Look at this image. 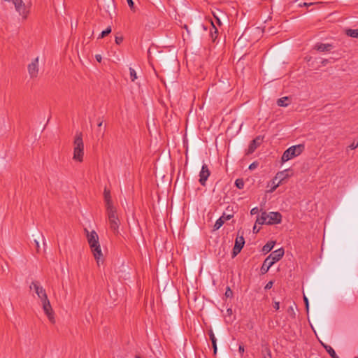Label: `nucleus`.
Wrapping results in <instances>:
<instances>
[{
	"label": "nucleus",
	"mask_w": 358,
	"mask_h": 358,
	"mask_svg": "<svg viewBox=\"0 0 358 358\" xmlns=\"http://www.w3.org/2000/svg\"><path fill=\"white\" fill-rule=\"evenodd\" d=\"M333 358H339L337 355H336V357H333Z\"/></svg>",
	"instance_id": "nucleus-51"
},
{
	"label": "nucleus",
	"mask_w": 358,
	"mask_h": 358,
	"mask_svg": "<svg viewBox=\"0 0 358 358\" xmlns=\"http://www.w3.org/2000/svg\"><path fill=\"white\" fill-rule=\"evenodd\" d=\"M235 185H236L237 188L241 189H243L244 187L245 182H244L243 179L238 178L235 181Z\"/></svg>",
	"instance_id": "nucleus-26"
},
{
	"label": "nucleus",
	"mask_w": 358,
	"mask_h": 358,
	"mask_svg": "<svg viewBox=\"0 0 358 358\" xmlns=\"http://www.w3.org/2000/svg\"><path fill=\"white\" fill-rule=\"evenodd\" d=\"M333 358H339L337 355H336V357H333Z\"/></svg>",
	"instance_id": "nucleus-52"
},
{
	"label": "nucleus",
	"mask_w": 358,
	"mask_h": 358,
	"mask_svg": "<svg viewBox=\"0 0 358 358\" xmlns=\"http://www.w3.org/2000/svg\"><path fill=\"white\" fill-rule=\"evenodd\" d=\"M210 171L206 164H203L201 170L199 173V182L201 185L205 186L206 180L210 176Z\"/></svg>",
	"instance_id": "nucleus-10"
},
{
	"label": "nucleus",
	"mask_w": 358,
	"mask_h": 358,
	"mask_svg": "<svg viewBox=\"0 0 358 358\" xmlns=\"http://www.w3.org/2000/svg\"><path fill=\"white\" fill-rule=\"evenodd\" d=\"M95 57H96V59L97 60V62H101L102 57L100 55H96L95 56Z\"/></svg>",
	"instance_id": "nucleus-42"
},
{
	"label": "nucleus",
	"mask_w": 358,
	"mask_h": 358,
	"mask_svg": "<svg viewBox=\"0 0 358 358\" xmlns=\"http://www.w3.org/2000/svg\"><path fill=\"white\" fill-rule=\"evenodd\" d=\"M102 124H103V121H102V120H100V121L99 122V123H98V127H101Z\"/></svg>",
	"instance_id": "nucleus-44"
},
{
	"label": "nucleus",
	"mask_w": 358,
	"mask_h": 358,
	"mask_svg": "<svg viewBox=\"0 0 358 358\" xmlns=\"http://www.w3.org/2000/svg\"><path fill=\"white\" fill-rule=\"evenodd\" d=\"M327 63H328V60H327V59H323V60L322 61V64L323 66H325Z\"/></svg>",
	"instance_id": "nucleus-43"
},
{
	"label": "nucleus",
	"mask_w": 358,
	"mask_h": 358,
	"mask_svg": "<svg viewBox=\"0 0 358 358\" xmlns=\"http://www.w3.org/2000/svg\"><path fill=\"white\" fill-rule=\"evenodd\" d=\"M257 166H258V163L255 162L252 163L249 166V169L250 170H253V169H256Z\"/></svg>",
	"instance_id": "nucleus-34"
},
{
	"label": "nucleus",
	"mask_w": 358,
	"mask_h": 358,
	"mask_svg": "<svg viewBox=\"0 0 358 358\" xmlns=\"http://www.w3.org/2000/svg\"><path fill=\"white\" fill-rule=\"evenodd\" d=\"M273 282L272 281H269L265 286V289H270L272 286H273Z\"/></svg>",
	"instance_id": "nucleus-36"
},
{
	"label": "nucleus",
	"mask_w": 358,
	"mask_h": 358,
	"mask_svg": "<svg viewBox=\"0 0 358 358\" xmlns=\"http://www.w3.org/2000/svg\"><path fill=\"white\" fill-rule=\"evenodd\" d=\"M129 73L130 78L134 82L137 78L136 72L134 69L129 68Z\"/></svg>",
	"instance_id": "nucleus-28"
},
{
	"label": "nucleus",
	"mask_w": 358,
	"mask_h": 358,
	"mask_svg": "<svg viewBox=\"0 0 358 358\" xmlns=\"http://www.w3.org/2000/svg\"><path fill=\"white\" fill-rule=\"evenodd\" d=\"M43 309L50 322L52 324L55 322V319L54 317V311L52 310V306L50 303L48 298L47 299H44L41 301Z\"/></svg>",
	"instance_id": "nucleus-6"
},
{
	"label": "nucleus",
	"mask_w": 358,
	"mask_h": 358,
	"mask_svg": "<svg viewBox=\"0 0 358 358\" xmlns=\"http://www.w3.org/2000/svg\"><path fill=\"white\" fill-rule=\"evenodd\" d=\"M305 149L303 144L293 145L287 148L282 154L281 160L282 162H287L300 155Z\"/></svg>",
	"instance_id": "nucleus-4"
},
{
	"label": "nucleus",
	"mask_w": 358,
	"mask_h": 358,
	"mask_svg": "<svg viewBox=\"0 0 358 358\" xmlns=\"http://www.w3.org/2000/svg\"><path fill=\"white\" fill-rule=\"evenodd\" d=\"M103 194H104V201H105L106 209L114 208L115 206H114L113 201H112L110 191L105 189Z\"/></svg>",
	"instance_id": "nucleus-14"
},
{
	"label": "nucleus",
	"mask_w": 358,
	"mask_h": 358,
	"mask_svg": "<svg viewBox=\"0 0 358 358\" xmlns=\"http://www.w3.org/2000/svg\"><path fill=\"white\" fill-rule=\"evenodd\" d=\"M256 224H268L267 213L262 212L261 215L257 217Z\"/></svg>",
	"instance_id": "nucleus-18"
},
{
	"label": "nucleus",
	"mask_w": 358,
	"mask_h": 358,
	"mask_svg": "<svg viewBox=\"0 0 358 358\" xmlns=\"http://www.w3.org/2000/svg\"><path fill=\"white\" fill-rule=\"evenodd\" d=\"M115 43L117 45H120L123 41V37L122 36H115Z\"/></svg>",
	"instance_id": "nucleus-31"
},
{
	"label": "nucleus",
	"mask_w": 358,
	"mask_h": 358,
	"mask_svg": "<svg viewBox=\"0 0 358 358\" xmlns=\"http://www.w3.org/2000/svg\"><path fill=\"white\" fill-rule=\"evenodd\" d=\"M15 5L16 10L24 18L26 19L29 14V9L26 7L22 0H11Z\"/></svg>",
	"instance_id": "nucleus-7"
},
{
	"label": "nucleus",
	"mask_w": 358,
	"mask_h": 358,
	"mask_svg": "<svg viewBox=\"0 0 358 358\" xmlns=\"http://www.w3.org/2000/svg\"><path fill=\"white\" fill-rule=\"evenodd\" d=\"M208 335H209V337H210V339L212 342V345H213V352H214V355H216L217 353V340H216V338L214 335V333L212 330H210L209 332H208Z\"/></svg>",
	"instance_id": "nucleus-20"
},
{
	"label": "nucleus",
	"mask_w": 358,
	"mask_h": 358,
	"mask_svg": "<svg viewBox=\"0 0 358 358\" xmlns=\"http://www.w3.org/2000/svg\"><path fill=\"white\" fill-rule=\"evenodd\" d=\"M252 231H253V232H254L255 234H257V233H258V232H259V229H258V228L257 227L256 224H255V226L253 227V229H252Z\"/></svg>",
	"instance_id": "nucleus-41"
},
{
	"label": "nucleus",
	"mask_w": 358,
	"mask_h": 358,
	"mask_svg": "<svg viewBox=\"0 0 358 358\" xmlns=\"http://www.w3.org/2000/svg\"><path fill=\"white\" fill-rule=\"evenodd\" d=\"M273 264H274L273 262H271L270 258L266 257L262 266L261 272L262 273H266L268 272V269L272 266Z\"/></svg>",
	"instance_id": "nucleus-19"
},
{
	"label": "nucleus",
	"mask_w": 358,
	"mask_h": 358,
	"mask_svg": "<svg viewBox=\"0 0 358 358\" xmlns=\"http://www.w3.org/2000/svg\"><path fill=\"white\" fill-rule=\"evenodd\" d=\"M225 296L226 297H232L233 296V292L229 287H227L226 289Z\"/></svg>",
	"instance_id": "nucleus-29"
},
{
	"label": "nucleus",
	"mask_w": 358,
	"mask_h": 358,
	"mask_svg": "<svg viewBox=\"0 0 358 358\" xmlns=\"http://www.w3.org/2000/svg\"><path fill=\"white\" fill-rule=\"evenodd\" d=\"M312 4H313V3H304V6H308L309 5H312Z\"/></svg>",
	"instance_id": "nucleus-46"
},
{
	"label": "nucleus",
	"mask_w": 358,
	"mask_h": 358,
	"mask_svg": "<svg viewBox=\"0 0 358 358\" xmlns=\"http://www.w3.org/2000/svg\"><path fill=\"white\" fill-rule=\"evenodd\" d=\"M287 99H288L287 96H285V97H282L280 99H278V101H277V104L279 106H282V107L287 106L288 105V103L286 102V101Z\"/></svg>",
	"instance_id": "nucleus-24"
},
{
	"label": "nucleus",
	"mask_w": 358,
	"mask_h": 358,
	"mask_svg": "<svg viewBox=\"0 0 358 358\" xmlns=\"http://www.w3.org/2000/svg\"><path fill=\"white\" fill-rule=\"evenodd\" d=\"M289 312L293 311V308H292V307H289Z\"/></svg>",
	"instance_id": "nucleus-48"
},
{
	"label": "nucleus",
	"mask_w": 358,
	"mask_h": 358,
	"mask_svg": "<svg viewBox=\"0 0 358 358\" xmlns=\"http://www.w3.org/2000/svg\"><path fill=\"white\" fill-rule=\"evenodd\" d=\"M227 311H228V313H230V312H231V309H228Z\"/></svg>",
	"instance_id": "nucleus-50"
},
{
	"label": "nucleus",
	"mask_w": 358,
	"mask_h": 358,
	"mask_svg": "<svg viewBox=\"0 0 358 358\" xmlns=\"http://www.w3.org/2000/svg\"><path fill=\"white\" fill-rule=\"evenodd\" d=\"M135 358H141V357L139 355H136Z\"/></svg>",
	"instance_id": "nucleus-49"
},
{
	"label": "nucleus",
	"mask_w": 358,
	"mask_h": 358,
	"mask_svg": "<svg viewBox=\"0 0 358 358\" xmlns=\"http://www.w3.org/2000/svg\"><path fill=\"white\" fill-rule=\"evenodd\" d=\"M273 308H274L276 310H279V308H280V304H279V302H276V301H275V302H274Z\"/></svg>",
	"instance_id": "nucleus-38"
},
{
	"label": "nucleus",
	"mask_w": 358,
	"mask_h": 358,
	"mask_svg": "<svg viewBox=\"0 0 358 358\" xmlns=\"http://www.w3.org/2000/svg\"><path fill=\"white\" fill-rule=\"evenodd\" d=\"M264 358H272L270 348L266 345L262 350Z\"/></svg>",
	"instance_id": "nucleus-23"
},
{
	"label": "nucleus",
	"mask_w": 358,
	"mask_h": 358,
	"mask_svg": "<svg viewBox=\"0 0 358 358\" xmlns=\"http://www.w3.org/2000/svg\"><path fill=\"white\" fill-rule=\"evenodd\" d=\"M348 148L351 150H355L357 148H358V142L357 143H355V142H353L349 146Z\"/></svg>",
	"instance_id": "nucleus-32"
},
{
	"label": "nucleus",
	"mask_w": 358,
	"mask_h": 358,
	"mask_svg": "<svg viewBox=\"0 0 358 358\" xmlns=\"http://www.w3.org/2000/svg\"><path fill=\"white\" fill-rule=\"evenodd\" d=\"M245 244V239L243 236H238L235 241L234 247L233 248V257H236L242 250Z\"/></svg>",
	"instance_id": "nucleus-11"
},
{
	"label": "nucleus",
	"mask_w": 358,
	"mask_h": 358,
	"mask_svg": "<svg viewBox=\"0 0 358 358\" xmlns=\"http://www.w3.org/2000/svg\"><path fill=\"white\" fill-rule=\"evenodd\" d=\"M238 351L241 354H243L244 352V347L243 345H239Z\"/></svg>",
	"instance_id": "nucleus-39"
},
{
	"label": "nucleus",
	"mask_w": 358,
	"mask_h": 358,
	"mask_svg": "<svg viewBox=\"0 0 358 358\" xmlns=\"http://www.w3.org/2000/svg\"><path fill=\"white\" fill-rule=\"evenodd\" d=\"M315 48L320 52H329L331 50L332 45L329 43H317Z\"/></svg>",
	"instance_id": "nucleus-17"
},
{
	"label": "nucleus",
	"mask_w": 358,
	"mask_h": 358,
	"mask_svg": "<svg viewBox=\"0 0 358 358\" xmlns=\"http://www.w3.org/2000/svg\"><path fill=\"white\" fill-rule=\"evenodd\" d=\"M288 177L289 175L287 173V170L277 173V174L271 181L272 187L270 189L269 192H274L277 189V187H279V185L282 183V182Z\"/></svg>",
	"instance_id": "nucleus-5"
},
{
	"label": "nucleus",
	"mask_w": 358,
	"mask_h": 358,
	"mask_svg": "<svg viewBox=\"0 0 358 358\" xmlns=\"http://www.w3.org/2000/svg\"><path fill=\"white\" fill-rule=\"evenodd\" d=\"M259 213V208L257 207H255L251 209L250 214L251 215H256Z\"/></svg>",
	"instance_id": "nucleus-35"
},
{
	"label": "nucleus",
	"mask_w": 358,
	"mask_h": 358,
	"mask_svg": "<svg viewBox=\"0 0 358 358\" xmlns=\"http://www.w3.org/2000/svg\"><path fill=\"white\" fill-rule=\"evenodd\" d=\"M85 232L86 233L87 242L93 255L97 263H99V259L102 257V252L99 242V236L94 230L89 231L87 229H85Z\"/></svg>",
	"instance_id": "nucleus-1"
},
{
	"label": "nucleus",
	"mask_w": 358,
	"mask_h": 358,
	"mask_svg": "<svg viewBox=\"0 0 358 358\" xmlns=\"http://www.w3.org/2000/svg\"><path fill=\"white\" fill-rule=\"evenodd\" d=\"M355 358H358V357H355Z\"/></svg>",
	"instance_id": "nucleus-53"
},
{
	"label": "nucleus",
	"mask_w": 358,
	"mask_h": 358,
	"mask_svg": "<svg viewBox=\"0 0 358 358\" xmlns=\"http://www.w3.org/2000/svg\"><path fill=\"white\" fill-rule=\"evenodd\" d=\"M232 217L231 215H229L225 216L223 215L221 216L215 223L214 224V230L219 229L225 222V221L230 220Z\"/></svg>",
	"instance_id": "nucleus-15"
},
{
	"label": "nucleus",
	"mask_w": 358,
	"mask_h": 358,
	"mask_svg": "<svg viewBox=\"0 0 358 358\" xmlns=\"http://www.w3.org/2000/svg\"><path fill=\"white\" fill-rule=\"evenodd\" d=\"M111 32V27H107L104 31H103L98 38H102L109 34Z\"/></svg>",
	"instance_id": "nucleus-27"
},
{
	"label": "nucleus",
	"mask_w": 358,
	"mask_h": 358,
	"mask_svg": "<svg viewBox=\"0 0 358 358\" xmlns=\"http://www.w3.org/2000/svg\"><path fill=\"white\" fill-rule=\"evenodd\" d=\"M322 345L325 348L329 355L331 357V358L336 357V352L330 345H327L324 343H322Z\"/></svg>",
	"instance_id": "nucleus-22"
},
{
	"label": "nucleus",
	"mask_w": 358,
	"mask_h": 358,
	"mask_svg": "<svg viewBox=\"0 0 358 358\" xmlns=\"http://www.w3.org/2000/svg\"><path fill=\"white\" fill-rule=\"evenodd\" d=\"M346 34L350 37L357 38L358 37V29H348Z\"/></svg>",
	"instance_id": "nucleus-25"
},
{
	"label": "nucleus",
	"mask_w": 358,
	"mask_h": 358,
	"mask_svg": "<svg viewBox=\"0 0 358 358\" xmlns=\"http://www.w3.org/2000/svg\"><path fill=\"white\" fill-rule=\"evenodd\" d=\"M127 3L130 8V9L132 10V11H135L136 9H135V6H134V1L133 0H127Z\"/></svg>",
	"instance_id": "nucleus-30"
},
{
	"label": "nucleus",
	"mask_w": 358,
	"mask_h": 358,
	"mask_svg": "<svg viewBox=\"0 0 358 358\" xmlns=\"http://www.w3.org/2000/svg\"><path fill=\"white\" fill-rule=\"evenodd\" d=\"M212 25L213 26V27H214V28H215V25H214V23H213V22H212ZM215 29V33H217V29Z\"/></svg>",
	"instance_id": "nucleus-47"
},
{
	"label": "nucleus",
	"mask_w": 358,
	"mask_h": 358,
	"mask_svg": "<svg viewBox=\"0 0 358 358\" xmlns=\"http://www.w3.org/2000/svg\"><path fill=\"white\" fill-rule=\"evenodd\" d=\"M106 213L110 229L115 234H118L120 220L117 215L116 207L106 209Z\"/></svg>",
	"instance_id": "nucleus-3"
},
{
	"label": "nucleus",
	"mask_w": 358,
	"mask_h": 358,
	"mask_svg": "<svg viewBox=\"0 0 358 358\" xmlns=\"http://www.w3.org/2000/svg\"><path fill=\"white\" fill-rule=\"evenodd\" d=\"M262 141V138H261L260 136H257V138L253 139L249 145L248 152H250V153L253 152L255 150V149L257 148V146L260 144Z\"/></svg>",
	"instance_id": "nucleus-16"
},
{
	"label": "nucleus",
	"mask_w": 358,
	"mask_h": 358,
	"mask_svg": "<svg viewBox=\"0 0 358 358\" xmlns=\"http://www.w3.org/2000/svg\"><path fill=\"white\" fill-rule=\"evenodd\" d=\"M84 157V143L82 133H76L73 141V159L82 162Z\"/></svg>",
	"instance_id": "nucleus-2"
},
{
	"label": "nucleus",
	"mask_w": 358,
	"mask_h": 358,
	"mask_svg": "<svg viewBox=\"0 0 358 358\" xmlns=\"http://www.w3.org/2000/svg\"><path fill=\"white\" fill-rule=\"evenodd\" d=\"M213 16L215 18L217 23L219 25H221V21H220V19L219 18V17L217 16V15L215 13H213Z\"/></svg>",
	"instance_id": "nucleus-37"
},
{
	"label": "nucleus",
	"mask_w": 358,
	"mask_h": 358,
	"mask_svg": "<svg viewBox=\"0 0 358 358\" xmlns=\"http://www.w3.org/2000/svg\"><path fill=\"white\" fill-rule=\"evenodd\" d=\"M34 243L36 244V250L37 252H39V248H40V246H39V243L37 240H34Z\"/></svg>",
	"instance_id": "nucleus-40"
},
{
	"label": "nucleus",
	"mask_w": 358,
	"mask_h": 358,
	"mask_svg": "<svg viewBox=\"0 0 358 358\" xmlns=\"http://www.w3.org/2000/svg\"><path fill=\"white\" fill-rule=\"evenodd\" d=\"M268 225L279 224L282 220V215L278 212H270L267 213Z\"/></svg>",
	"instance_id": "nucleus-12"
},
{
	"label": "nucleus",
	"mask_w": 358,
	"mask_h": 358,
	"mask_svg": "<svg viewBox=\"0 0 358 358\" xmlns=\"http://www.w3.org/2000/svg\"><path fill=\"white\" fill-rule=\"evenodd\" d=\"M30 289H34L35 290L36 294H37L38 297L41 299V301L44 299H48V296L45 289L40 285L38 282H32L30 285Z\"/></svg>",
	"instance_id": "nucleus-9"
},
{
	"label": "nucleus",
	"mask_w": 358,
	"mask_h": 358,
	"mask_svg": "<svg viewBox=\"0 0 358 358\" xmlns=\"http://www.w3.org/2000/svg\"><path fill=\"white\" fill-rule=\"evenodd\" d=\"M28 73L31 78H35L38 76L39 71V59L38 57H36L32 62L28 65Z\"/></svg>",
	"instance_id": "nucleus-8"
},
{
	"label": "nucleus",
	"mask_w": 358,
	"mask_h": 358,
	"mask_svg": "<svg viewBox=\"0 0 358 358\" xmlns=\"http://www.w3.org/2000/svg\"><path fill=\"white\" fill-rule=\"evenodd\" d=\"M41 237H42V239H43V245H45V238L43 235H41Z\"/></svg>",
	"instance_id": "nucleus-45"
},
{
	"label": "nucleus",
	"mask_w": 358,
	"mask_h": 358,
	"mask_svg": "<svg viewBox=\"0 0 358 358\" xmlns=\"http://www.w3.org/2000/svg\"><path fill=\"white\" fill-rule=\"evenodd\" d=\"M275 243L273 241L268 242L262 248V251L265 253L269 252L273 248Z\"/></svg>",
	"instance_id": "nucleus-21"
},
{
	"label": "nucleus",
	"mask_w": 358,
	"mask_h": 358,
	"mask_svg": "<svg viewBox=\"0 0 358 358\" xmlns=\"http://www.w3.org/2000/svg\"><path fill=\"white\" fill-rule=\"evenodd\" d=\"M303 301H304L305 304H306V310H307V312H308L309 303H308V298L306 296H303Z\"/></svg>",
	"instance_id": "nucleus-33"
},
{
	"label": "nucleus",
	"mask_w": 358,
	"mask_h": 358,
	"mask_svg": "<svg viewBox=\"0 0 358 358\" xmlns=\"http://www.w3.org/2000/svg\"><path fill=\"white\" fill-rule=\"evenodd\" d=\"M284 255V250L283 248H279L275 251H273L267 257L270 258L271 262H273L275 264L276 262H278Z\"/></svg>",
	"instance_id": "nucleus-13"
}]
</instances>
